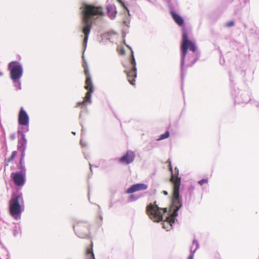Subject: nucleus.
Returning <instances> with one entry per match:
<instances>
[{
  "label": "nucleus",
  "instance_id": "nucleus-1",
  "mask_svg": "<svg viewBox=\"0 0 259 259\" xmlns=\"http://www.w3.org/2000/svg\"><path fill=\"white\" fill-rule=\"evenodd\" d=\"M178 203H175L171 198L170 207L167 211L166 208L159 207L155 201L153 204L150 203L146 207V213L150 219L154 222L163 221V228L167 231L172 228V225L178 215V211L182 206V200H177Z\"/></svg>",
  "mask_w": 259,
  "mask_h": 259
},
{
  "label": "nucleus",
  "instance_id": "nucleus-2",
  "mask_svg": "<svg viewBox=\"0 0 259 259\" xmlns=\"http://www.w3.org/2000/svg\"><path fill=\"white\" fill-rule=\"evenodd\" d=\"M83 26L92 27L93 21L98 16L104 14L103 9L101 7H96L92 5L83 3L80 8Z\"/></svg>",
  "mask_w": 259,
  "mask_h": 259
},
{
  "label": "nucleus",
  "instance_id": "nucleus-3",
  "mask_svg": "<svg viewBox=\"0 0 259 259\" xmlns=\"http://www.w3.org/2000/svg\"><path fill=\"white\" fill-rule=\"evenodd\" d=\"M23 203L22 194H13L9 201V213L15 219H20L22 211L21 204Z\"/></svg>",
  "mask_w": 259,
  "mask_h": 259
},
{
  "label": "nucleus",
  "instance_id": "nucleus-4",
  "mask_svg": "<svg viewBox=\"0 0 259 259\" xmlns=\"http://www.w3.org/2000/svg\"><path fill=\"white\" fill-rule=\"evenodd\" d=\"M83 67L84 68V72L86 77L84 88L88 91L86 93L83 101L78 102L77 103L76 107L84 105L87 102L90 103L91 102L92 93L94 91L93 84L89 72L88 64L86 62L83 63Z\"/></svg>",
  "mask_w": 259,
  "mask_h": 259
},
{
  "label": "nucleus",
  "instance_id": "nucleus-5",
  "mask_svg": "<svg viewBox=\"0 0 259 259\" xmlns=\"http://www.w3.org/2000/svg\"><path fill=\"white\" fill-rule=\"evenodd\" d=\"M179 169L175 167L171 173L170 181L172 185V194L171 198L175 203H178L177 200H182L180 196V187L181 185V177H179Z\"/></svg>",
  "mask_w": 259,
  "mask_h": 259
},
{
  "label": "nucleus",
  "instance_id": "nucleus-6",
  "mask_svg": "<svg viewBox=\"0 0 259 259\" xmlns=\"http://www.w3.org/2000/svg\"><path fill=\"white\" fill-rule=\"evenodd\" d=\"M182 40V44L181 45L182 53L181 64L182 65H183L184 64V59L187 54L188 49H189L190 51L194 52L195 51L196 48L194 44L188 39L187 32L185 29L183 30Z\"/></svg>",
  "mask_w": 259,
  "mask_h": 259
},
{
  "label": "nucleus",
  "instance_id": "nucleus-7",
  "mask_svg": "<svg viewBox=\"0 0 259 259\" xmlns=\"http://www.w3.org/2000/svg\"><path fill=\"white\" fill-rule=\"evenodd\" d=\"M8 69L10 71V77L16 82L19 80L23 73L21 64L17 61H12L9 64Z\"/></svg>",
  "mask_w": 259,
  "mask_h": 259
},
{
  "label": "nucleus",
  "instance_id": "nucleus-8",
  "mask_svg": "<svg viewBox=\"0 0 259 259\" xmlns=\"http://www.w3.org/2000/svg\"><path fill=\"white\" fill-rule=\"evenodd\" d=\"M130 59V65L131 69H126L124 72L126 73L128 82L132 85L135 84V78L137 77L136 63L134 56V53L132 51Z\"/></svg>",
  "mask_w": 259,
  "mask_h": 259
},
{
  "label": "nucleus",
  "instance_id": "nucleus-9",
  "mask_svg": "<svg viewBox=\"0 0 259 259\" xmlns=\"http://www.w3.org/2000/svg\"><path fill=\"white\" fill-rule=\"evenodd\" d=\"M18 167L21 171L16 172H12L11 175V177L16 185L17 186H23L25 182V169L24 165L23 168H21L20 161H19Z\"/></svg>",
  "mask_w": 259,
  "mask_h": 259
},
{
  "label": "nucleus",
  "instance_id": "nucleus-10",
  "mask_svg": "<svg viewBox=\"0 0 259 259\" xmlns=\"http://www.w3.org/2000/svg\"><path fill=\"white\" fill-rule=\"evenodd\" d=\"M21 138L18 140L17 149L21 153V156L20 158L21 168H23V160L25 157V151L26 149V145L27 144V140L25 138V135L21 133Z\"/></svg>",
  "mask_w": 259,
  "mask_h": 259
},
{
  "label": "nucleus",
  "instance_id": "nucleus-11",
  "mask_svg": "<svg viewBox=\"0 0 259 259\" xmlns=\"http://www.w3.org/2000/svg\"><path fill=\"white\" fill-rule=\"evenodd\" d=\"M136 157V154L135 152L131 150H127L126 153L121 157L118 161L124 164H129L132 163Z\"/></svg>",
  "mask_w": 259,
  "mask_h": 259
},
{
  "label": "nucleus",
  "instance_id": "nucleus-12",
  "mask_svg": "<svg viewBox=\"0 0 259 259\" xmlns=\"http://www.w3.org/2000/svg\"><path fill=\"white\" fill-rule=\"evenodd\" d=\"M18 122L23 125H27L29 123V117L23 108H21L18 116Z\"/></svg>",
  "mask_w": 259,
  "mask_h": 259
},
{
  "label": "nucleus",
  "instance_id": "nucleus-13",
  "mask_svg": "<svg viewBox=\"0 0 259 259\" xmlns=\"http://www.w3.org/2000/svg\"><path fill=\"white\" fill-rule=\"evenodd\" d=\"M73 229L77 235L81 236L88 230V225L86 223H77L73 226Z\"/></svg>",
  "mask_w": 259,
  "mask_h": 259
},
{
  "label": "nucleus",
  "instance_id": "nucleus-14",
  "mask_svg": "<svg viewBox=\"0 0 259 259\" xmlns=\"http://www.w3.org/2000/svg\"><path fill=\"white\" fill-rule=\"evenodd\" d=\"M147 188V185L144 184H137L131 186L128 188L126 193L131 194L136 191L146 190Z\"/></svg>",
  "mask_w": 259,
  "mask_h": 259
},
{
  "label": "nucleus",
  "instance_id": "nucleus-15",
  "mask_svg": "<svg viewBox=\"0 0 259 259\" xmlns=\"http://www.w3.org/2000/svg\"><path fill=\"white\" fill-rule=\"evenodd\" d=\"M170 14L175 21V22L179 25V26H182L184 24V20L183 19L174 11H171Z\"/></svg>",
  "mask_w": 259,
  "mask_h": 259
},
{
  "label": "nucleus",
  "instance_id": "nucleus-16",
  "mask_svg": "<svg viewBox=\"0 0 259 259\" xmlns=\"http://www.w3.org/2000/svg\"><path fill=\"white\" fill-rule=\"evenodd\" d=\"M92 27H90L88 26H83L82 31L84 35L83 39V44L85 47L88 42V37L90 33Z\"/></svg>",
  "mask_w": 259,
  "mask_h": 259
},
{
  "label": "nucleus",
  "instance_id": "nucleus-17",
  "mask_svg": "<svg viewBox=\"0 0 259 259\" xmlns=\"http://www.w3.org/2000/svg\"><path fill=\"white\" fill-rule=\"evenodd\" d=\"M17 155V151H13L11 155L7 158H6L4 161L5 165L8 166L11 162L13 161Z\"/></svg>",
  "mask_w": 259,
  "mask_h": 259
},
{
  "label": "nucleus",
  "instance_id": "nucleus-18",
  "mask_svg": "<svg viewBox=\"0 0 259 259\" xmlns=\"http://www.w3.org/2000/svg\"><path fill=\"white\" fill-rule=\"evenodd\" d=\"M86 255L88 257V259H95L93 250L92 244H91L90 246L88 247L86 250Z\"/></svg>",
  "mask_w": 259,
  "mask_h": 259
},
{
  "label": "nucleus",
  "instance_id": "nucleus-19",
  "mask_svg": "<svg viewBox=\"0 0 259 259\" xmlns=\"http://www.w3.org/2000/svg\"><path fill=\"white\" fill-rule=\"evenodd\" d=\"M198 246L197 242L195 241H193L192 246L190 248L191 254L189 255L188 259H193L194 253L197 249Z\"/></svg>",
  "mask_w": 259,
  "mask_h": 259
},
{
  "label": "nucleus",
  "instance_id": "nucleus-20",
  "mask_svg": "<svg viewBox=\"0 0 259 259\" xmlns=\"http://www.w3.org/2000/svg\"><path fill=\"white\" fill-rule=\"evenodd\" d=\"M169 136V133L168 131H166L164 134H162L160 136L159 138L157 139L158 141L162 140L168 138Z\"/></svg>",
  "mask_w": 259,
  "mask_h": 259
},
{
  "label": "nucleus",
  "instance_id": "nucleus-21",
  "mask_svg": "<svg viewBox=\"0 0 259 259\" xmlns=\"http://www.w3.org/2000/svg\"><path fill=\"white\" fill-rule=\"evenodd\" d=\"M208 182V179H202L200 181H199L198 182V183L200 185H203V184H207Z\"/></svg>",
  "mask_w": 259,
  "mask_h": 259
},
{
  "label": "nucleus",
  "instance_id": "nucleus-22",
  "mask_svg": "<svg viewBox=\"0 0 259 259\" xmlns=\"http://www.w3.org/2000/svg\"><path fill=\"white\" fill-rule=\"evenodd\" d=\"M117 52L121 55H123L125 54V51L123 48H118Z\"/></svg>",
  "mask_w": 259,
  "mask_h": 259
},
{
  "label": "nucleus",
  "instance_id": "nucleus-23",
  "mask_svg": "<svg viewBox=\"0 0 259 259\" xmlns=\"http://www.w3.org/2000/svg\"><path fill=\"white\" fill-rule=\"evenodd\" d=\"M10 139L11 141H14L16 139V135L15 133H11L9 136Z\"/></svg>",
  "mask_w": 259,
  "mask_h": 259
},
{
  "label": "nucleus",
  "instance_id": "nucleus-24",
  "mask_svg": "<svg viewBox=\"0 0 259 259\" xmlns=\"http://www.w3.org/2000/svg\"><path fill=\"white\" fill-rule=\"evenodd\" d=\"M234 25L233 21H229L226 23V26L228 27H232Z\"/></svg>",
  "mask_w": 259,
  "mask_h": 259
},
{
  "label": "nucleus",
  "instance_id": "nucleus-25",
  "mask_svg": "<svg viewBox=\"0 0 259 259\" xmlns=\"http://www.w3.org/2000/svg\"><path fill=\"white\" fill-rule=\"evenodd\" d=\"M117 1L121 4V5L123 7L124 9L127 10V8L125 7L124 4L121 0H117Z\"/></svg>",
  "mask_w": 259,
  "mask_h": 259
},
{
  "label": "nucleus",
  "instance_id": "nucleus-26",
  "mask_svg": "<svg viewBox=\"0 0 259 259\" xmlns=\"http://www.w3.org/2000/svg\"><path fill=\"white\" fill-rule=\"evenodd\" d=\"M129 199L130 201H133L136 199V198L135 197V195L133 194H132L129 197Z\"/></svg>",
  "mask_w": 259,
  "mask_h": 259
},
{
  "label": "nucleus",
  "instance_id": "nucleus-27",
  "mask_svg": "<svg viewBox=\"0 0 259 259\" xmlns=\"http://www.w3.org/2000/svg\"><path fill=\"white\" fill-rule=\"evenodd\" d=\"M168 168H169V170L170 171V173L171 174L173 172V170H172V167L171 164H169Z\"/></svg>",
  "mask_w": 259,
  "mask_h": 259
},
{
  "label": "nucleus",
  "instance_id": "nucleus-28",
  "mask_svg": "<svg viewBox=\"0 0 259 259\" xmlns=\"http://www.w3.org/2000/svg\"><path fill=\"white\" fill-rule=\"evenodd\" d=\"M166 163H168V165H169V164H171V161H170V160L169 159H168L166 161Z\"/></svg>",
  "mask_w": 259,
  "mask_h": 259
},
{
  "label": "nucleus",
  "instance_id": "nucleus-29",
  "mask_svg": "<svg viewBox=\"0 0 259 259\" xmlns=\"http://www.w3.org/2000/svg\"><path fill=\"white\" fill-rule=\"evenodd\" d=\"M163 193L165 195H168V193L167 191H163Z\"/></svg>",
  "mask_w": 259,
  "mask_h": 259
}]
</instances>
